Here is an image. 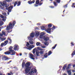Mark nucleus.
I'll use <instances>...</instances> for the list:
<instances>
[{
	"label": "nucleus",
	"mask_w": 75,
	"mask_h": 75,
	"mask_svg": "<svg viewBox=\"0 0 75 75\" xmlns=\"http://www.w3.org/2000/svg\"><path fill=\"white\" fill-rule=\"evenodd\" d=\"M0 4L2 6H5L6 7H8V5H6V2L5 1H4L3 3L1 2H0ZM13 6H11V7H9L8 9H7V8H6L7 10H8V11L9 12H11V10L13 8Z\"/></svg>",
	"instance_id": "1"
},
{
	"label": "nucleus",
	"mask_w": 75,
	"mask_h": 75,
	"mask_svg": "<svg viewBox=\"0 0 75 75\" xmlns=\"http://www.w3.org/2000/svg\"><path fill=\"white\" fill-rule=\"evenodd\" d=\"M13 25H12V23H10L9 24V25H8L7 27H6V29L7 31L8 32V33H10L11 31H8V30H10V29H12L13 28V27L14 26V25L16 24V21H14L13 22Z\"/></svg>",
	"instance_id": "2"
},
{
	"label": "nucleus",
	"mask_w": 75,
	"mask_h": 75,
	"mask_svg": "<svg viewBox=\"0 0 75 75\" xmlns=\"http://www.w3.org/2000/svg\"><path fill=\"white\" fill-rule=\"evenodd\" d=\"M30 65V63L29 62H27L25 64V74H27V73H28L30 71V69H31V67H29V66Z\"/></svg>",
	"instance_id": "3"
},
{
	"label": "nucleus",
	"mask_w": 75,
	"mask_h": 75,
	"mask_svg": "<svg viewBox=\"0 0 75 75\" xmlns=\"http://www.w3.org/2000/svg\"><path fill=\"white\" fill-rule=\"evenodd\" d=\"M12 49L13 47H11L9 48V51L8 52H5V54H6V55H8L10 54V52H12V54H11V55H15V54H16V52H14V50H12Z\"/></svg>",
	"instance_id": "4"
},
{
	"label": "nucleus",
	"mask_w": 75,
	"mask_h": 75,
	"mask_svg": "<svg viewBox=\"0 0 75 75\" xmlns=\"http://www.w3.org/2000/svg\"><path fill=\"white\" fill-rule=\"evenodd\" d=\"M26 47H28V49L29 50H31L32 48H33L35 46L34 45H31L30 46V43H29L28 42H27V44L26 45Z\"/></svg>",
	"instance_id": "5"
},
{
	"label": "nucleus",
	"mask_w": 75,
	"mask_h": 75,
	"mask_svg": "<svg viewBox=\"0 0 75 75\" xmlns=\"http://www.w3.org/2000/svg\"><path fill=\"white\" fill-rule=\"evenodd\" d=\"M37 72V70L35 69H33L31 70L30 72V75H32L34 74V73H36Z\"/></svg>",
	"instance_id": "6"
},
{
	"label": "nucleus",
	"mask_w": 75,
	"mask_h": 75,
	"mask_svg": "<svg viewBox=\"0 0 75 75\" xmlns=\"http://www.w3.org/2000/svg\"><path fill=\"white\" fill-rule=\"evenodd\" d=\"M35 51H36V55H37V56H38L39 54V52L37 51V49H36V48L34 49L33 50V54H35Z\"/></svg>",
	"instance_id": "7"
},
{
	"label": "nucleus",
	"mask_w": 75,
	"mask_h": 75,
	"mask_svg": "<svg viewBox=\"0 0 75 75\" xmlns=\"http://www.w3.org/2000/svg\"><path fill=\"white\" fill-rule=\"evenodd\" d=\"M18 49H19L18 46L17 45H14V48H13L14 50L16 51V50H18Z\"/></svg>",
	"instance_id": "8"
},
{
	"label": "nucleus",
	"mask_w": 75,
	"mask_h": 75,
	"mask_svg": "<svg viewBox=\"0 0 75 75\" xmlns=\"http://www.w3.org/2000/svg\"><path fill=\"white\" fill-rule=\"evenodd\" d=\"M0 17H1V18H3L2 21H6V17H4L3 16L0 14ZM0 20H1V19H0Z\"/></svg>",
	"instance_id": "9"
},
{
	"label": "nucleus",
	"mask_w": 75,
	"mask_h": 75,
	"mask_svg": "<svg viewBox=\"0 0 75 75\" xmlns=\"http://www.w3.org/2000/svg\"><path fill=\"white\" fill-rule=\"evenodd\" d=\"M10 58H8L5 56H3L2 57V59L3 60H6V59H9Z\"/></svg>",
	"instance_id": "10"
},
{
	"label": "nucleus",
	"mask_w": 75,
	"mask_h": 75,
	"mask_svg": "<svg viewBox=\"0 0 75 75\" xmlns=\"http://www.w3.org/2000/svg\"><path fill=\"white\" fill-rule=\"evenodd\" d=\"M29 55L30 58V59L33 60L35 58H34V56L33 54H32L31 53H30L29 54Z\"/></svg>",
	"instance_id": "11"
},
{
	"label": "nucleus",
	"mask_w": 75,
	"mask_h": 75,
	"mask_svg": "<svg viewBox=\"0 0 75 75\" xmlns=\"http://www.w3.org/2000/svg\"><path fill=\"white\" fill-rule=\"evenodd\" d=\"M51 30L50 28H48L46 30V31L48 33H50L51 31Z\"/></svg>",
	"instance_id": "12"
},
{
	"label": "nucleus",
	"mask_w": 75,
	"mask_h": 75,
	"mask_svg": "<svg viewBox=\"0 0 75 75\" xmlns=\"http://www.w3.org/2000/svg\"><path fill=\"white\" fill-rule=\"evenodd\" d=\"M35 36L36 37H37L39 36V35H40V33L38 32L37 31L35 32Z\"/></svg>",
	"instance_id": "13"
},
{
	"label": "nucleus",
	"mask_w": 75,
	"mask_h": 75,
	"mask_svg": "<svg viewBox=\"0 0 75 75\" xmlns=\"http://www.w3.org/2000/svg\"><path fill=\"white\" fill-rule=\"evenodd\" d=\"M30 35L31 37L33 38L35 35V33H31Z\"/></svg>",
	"instance_id": "14"
},
{
	"label": "nucleus",
	"mask_w": 75,
	"mask_h": 75,
	"mask_svg": "<svg viewBox=\"0 0 75 75\" xmlns=\"http://www.w3.org/2000/svg\"><path fill=\"white\" fill-rule=\"evenodd\" d=\"M67 73H68V75H71L72 72L70 71L69 70V71H67Z\"/></svg>",
	"instance_id": "15"
},
{
	"label": "nucleus",
	"mask_w": 75,
	"mask_h": 75,
	"mask_svg": "<svg viewBox=\"0 0 75 75\" xmlns=\"http://www.w3.org/2000/svg\"><path fill=\"white\" fill-rule=\"evenodd\" d=\"M41 44L39 42H37L36 43V45L37 46H40L41 45Z\"/></svg>",
	"instance_id": "16"
},
{
	"label": "nucleus",
	"mask_w": 75,
	"mask_h": 75,
	"mask_svg": "<svg viewBox=\"0 0 75 75\" xmlns=\"http://www.w3.org/2000/svg\"><path fill=\"white\" fill-rule=\"evenodd\" d=\"M44 40L45 41H47L49 40V37H46L44 38Z\"/></svg>",
	"instance_id": "17"
},
{
	"label": "nucleus",
	"mask_w": 75,
	"mask_h": 75,
	"mask_svg": "<svg viewBox=\"0 0 75 75\" xmlns=\"http://www.w3.org/2000/svg\"><path fill=\"white\" fill-rule=\"evenodd\" d=\"M29 42L30 44H34V42L33 41L30 40Z\"/></svg>",
	"instance_id": "18"
},
{
	"label": "nucleus",
	"mask_w": 75,
	"mask_h": 75,
	"mask_svg": "<svg viewBox=\"0 0 75 75\" xmlns=\"http://www.w3.org/2000/svg\"><path fill=\"white\" fill-rule=\"evenodd\" d=\"M28 39L29 40H33V38H31L30 36H28Z\"/></svg>",
	"instance_id": "19"
},
{
	"label": "nucleus",
	"mask_w": 75,
	"mask_h": 75,
	"mask_svg": "<svg viewBox=\"0 0 75 75\" xmlns=\"http://www.w3.org/2000/svg\"><path fill=\"white\" fill-rule=\"evenodd\" d=\"M8 40H6L4 42V45H7V43H8Z\"/></svg>",
	"instance_id": "20"
},
{
	"label": "nucleus",
	"mask_w": 75,
	"mask_h": 75,
	"mask_svg": "<svg viewBox=\"0 0 75 75\" xmlns=\"http://www.w3.org/2000/svg\"><path fill=\"white\" fill-rule=\"evenodd\" d=\"M8 40H9V41H10V42H9V43H10V44H11V40L10 38H8Z\"/></svg>",
	"instance_id": "21"
},
{
	"label": "nucleus",
	"mask_w": 75,
	"mask_h": 75,
	"mask_svg": "<svg viewBox=\"0 0 75 75\" xmlns=\"http://www.w3.org/2000/svg\"><path fill=\"white\" fill-rule=\"evenodd\" d=\"M67 66V64L64 65L63 67V69H65V68H66Z\"/></svg>",
	"instance_id": "22"
},
{
	"label": "nucleus",
	"mask_w": 75,
	"mask_h": 75,
	"mask_svg": "<svg viewBox=\"0 0 75 75\" xmlns=\"http://www.w3.org/2000/svg\"><path fill=\"white\" fill-rule=\"evenodd\" d=\"M44 51L43 50L42 51V50L41 51H40L39 53L40 54H43L44 53Z\"/></svg>",
	"instance_id": "23"
},
{
	"label": "nucleus",
	"mask_w": 75,
	"mask_h": 75,
	"mask_svg": "<svg viewBox=\"0 0 75 75\" xmlns=\"http://www.w3.org/2000/svg\"><path fill=\"white\" fill-rule=\"evenodd\" d=\"M47 56H48V53H46L45 54L44 56V57H45V58H47Z\"/></svg>",
	"instance_id": "24"
},
{
	"label": "nucleus",
	"mask_w": 75,
	"mask_h": 75,
	"mask_svg": "<svg viewBox=\"0 0 75 75\" xmlns=\"http://www.w3.org/2000/svg\"><path fill=\"white\" fill-rule=\"evenodd\" d=\"M37 48L38 50H43V49H41V47H38Z\"/></svg>",
	"instance_id": "25"
},
{
	"label": "nucleus",
	"mask_w": 75,
	"mask_h": 75,
	"mask_svg": "<svg viewBox=\"0 0 75 75\" xmlns=\"http://www.w3.org/2000/svg\"><path fill=\"white\" fill-rule=\"evenodd\" d=\"M0 26L2 25L3 24V23L2 21H1V20H0Z\"/></svg>",
	"instance_id": "26"
},
{
	"label": "nucleus",
	"mask_w": 75,
	"mask_h": 75,
	"mask_svg": "<svg viewBox=\"0 0 75 75\" xmlns=\"http://www.w3.org/2000/svg\"><path fill=\"white\" fill-rule=\"evenodd\" d=\"M40 3V2L39 1V0H36V4H39V3Z\"/></svg>",
	"instance_id": "27"
},
{
	"label": "nucleus",
	"mask_w": 75,
	"mask_h": 75,
	"mask_svg": "<svg viewBox=\"0 0 75 75\" xmlns=\"http://www.w3.org/2000/svg\"><path fill=\"white\" fill-rule=\"evenodd\" d=\"M48 27L49 28H51V27H52V25L51 24H49V25H48Z\"/></svg>",
	"instance_id": "28"
},
{
	"label": "nucleus",
	"mask_w": 75,
	"mask_h": 75,
	"mask_svg": "<svg viewBox=\"0 0 75 75\" xmlns=\"http://www.w3.org/2000/svg\"><path fill=\"white\" fill-rule=\"evenodd\" d=\"M24 64H25V62H23L22 63V68H24Z\"/></svg>",
	"instance_id": "29"
},
{
	"label": "nucleus",
	"mask_w": 75,
	"mask_h": 75,
	"mask_svg": "<svg viewBox=\"0 0 75 75\" xmlns=\"http://www.w3.org/2000/svg\"><path fill=\"white\" fill-rule=\"evenodd\" d=\"M41 29L42 30H45V28L44 26H41Z\"/></svg>",
	"instance_id": "30"
},
{
	"label": "nucleus",
	"mask_w": 75,
	"mask_h": 75,
	"mask_svg": "<svg viewBox=\"0 0 75 75\" xmlns=\"http://www.w3.org/2000/svg\"><path fill=\"white\" fill-rule=\"evenodd\" d=\"M45 34V33L44 32H42L40 33V35L43 36Z\"/></svg>",
	"instance_id": "31"
},
{
	"label": "nucleus",
	"mask_w": 75,
	"mask_h": 75,
	"mask_svg": "<svg viewBox=\"0 0 75 75\" xmlns=\"http://www.w3.org/2000/svg\"><path fill=\"white\" fill-rule=\"evenodd\" d=\"M57 3H59L61 2L60 0H57Z\"/></svg>",
	"instance_id": "32"
},
{
	"label": "nucleus",
	"mask_w": 75,
	"mask_h": 75,
	"mask_svg": "<svg viewBox=\"0 0 75 75\" xmlns=\"http://www.w3.org/2000/svg\"><path fill=\"white\" fill-rule=\"evenodd\" d=\"M2 14L4 16H6V13H5V12H2Z\"/></svg>",
	"instance_id": "33"
},
{
	"label": "nucleus",
	"mask_w": 75,
	"mask_h": 75,
	"mask_svg": "<svg viewBox=\"0 0 75 75\" xmlns=\"http://www.w3.org/2000/svg\"><path fill=\"white\" fill-rule=\"evenodd\" d=\"M44 44L46 45H48V43L47 42H45L44 43Z\"/></svg>",
	"instance_id": "34"
},
{
	"label": "nucleus",
	"mask_w": 75,
	"mask_h": 75,
	"mask_svg": "<svg viewBox=\"0 0 75 75\" xmlns=\"http://www.w3.org/2000/svg\"><path fill=\"white\" fill-rule=\"evenodd\" d=\"M4 45V43H2L1 45V47H3V46Z\"/></svg>",
	"instance_id": "35"
},
{
	"label": "nucleus",
	"mask_w": 75,
	"mask_h": 75,
	"mask_svg": "<svg viewBox=\"0 0 75 75\" xmlns=\"http://www.w3.org/2000/svg\"><path fill=\"white\" fill-rule=\"evenodd\" d=\"M21 3H20V2H18V3H17V6H20V5Z\"/></svg>",
	"instance_id": "36"
},
{
	"label": "nucleus",
	"mask_w": 75,
	"mask_h": 75,
	"mask_svg": "<svg viewBox=\"0 0 75 75\" xmlns=\"http://www.w3.org/2000/svg\"><path fill=\"white\" fill-rule=\"evenodd\" d=\"M75 54V51H74L73 53L71 54V55H74Z\"/></svg>",
	"instance_id": "37"
},
{
	"label": "nucleus",
	"mask_w": 75,
	"mask_h": 75,
	"mask_svg": "<svg viewBox=\"0 0 75 75\" xmlns=\"http://www.w3.org/2000/svg\"><path fill=\"white\" fill-rule=\"evenodd\" d=\"M51 54V51H49L48 52V55H50Z\"/></svg>",
	"instance_id": "38"
},
{
	"label": "nucleus",
	"mask_w": 75,
	"mask_h": 75,
	"mask_svg": "<svg viewBox=\"0 0 75 75\" xmlns=\"http://www.w3.org/2000/svg\"><path fill=\"white\" fill-rule=\"evenodd\" d=\"M42 37H43V36L42 35H40V36L39 37L41 39L42 38Z\"/></svg>",
	"instance_id": "39"
},
{
	"label": "nucleus",
	"mask_w": 75,
	"mask_h": 75,
	"mask_svg": "<svg viewBox=\"0 0 75 75\" xmlns=\"http://www.w3.org/2000/svg\"><path fill=\"white\" fill-rule=\"evenodd\" d=\"M2 34L3 35H6V33L3 31H2Z\"/></svg>",
	"instance_id": "40"
},
{
	"label": "nucleus",
	"mask_w": 75,
	"mask_h": 75,
	"mask_svg": "<svg viewBox=\"0 0 75 75\" xmlns=\"http://www.w3.org/2000/svg\"><path fill=\"white\" fill-rule=\"evenodd\" d=\"M57 46V44H56L55 45L52 47V49H55V47Z\"/></svg>",
	"instance_id": "41"
},
{
	"label": "nucleus",
	"mask_w": 75,
	"mask_h": 75,
	"mask_svg": "<svg viewBox=\"0 0 75 75\" xmlns=\"http://www.w3.org/2000/svg\"><path fill=\"white\" fill-rule=\"evenodd\" d=\"M28 3H29V4H32V3L30 1H28Z\"/></svg>",
	"instance_id": "42"
},
{
	"label": "nucleus",
	"mask_w": 75,
	"mask_h": 75,
	"mask_svg": "<svg viewBox=\"0 0 75 75\" xmlns=\"http://www.w3.org/2000/svg\"><path fill=\"white\" fill-rule=\"evenodd\" d=\"M72 7H75V3H74L72 5Z\"/></svg>",
	"instance_id": "43"
},
{
	"label": "nucleus",
	"mask_w": 75,
	"mask_h": 75,
	"mask_svg": "<svg viewBox=\"0 0 75 75\" xmlns=\"http://www.w3.org/2000/svg\"><path fill=\"white\" fill-rule=\"evenodd\" d=\"M1 41H4V40H5V38H1Z\"/></svg>",
	"instance_id": "44"
},
{
	"label": "nucleus",
	"mask_w": 75,
	"mask_h": 75,
	"mask_svg": "<svg viewBox=\"0 0 75 75\" xmlns=\"http://www.w3.org/2000/svg\"><path fill=\"white\" fill-rule=\"evenodd\" d=\"M55 28V27L54 26H53V28H52V30H54Z\"/></svg>",
	"instance_id": "45"
},
{
	"label": "nucleus",
	"mask_w": 75,
	"mask_h": 75,
	"mask_svg": "<svg viewBox=\"0 0 75 75\" xmlns=\"http://www.w3.org/2000/svg\"><path fill=\"white\" fill-rule=\"evenodd\" d=\"M17 2H16L14 4V6H16V5L17 4Z\"/></svg>",
	"instance_id": "46"
},
{
	"label": "nucleus",
	"mask_w": 75,
	"mask_h": 75,
	"mask_svg": "<svg viewBox=\"0 0 75 75\" xmlns=\"http://www.w3.org/2000/svg\"><path fill=\"white\" fill-rule=\"evenodd\" d=\"M31 2L32 3H32H34V2H35V0H33V1H32Z\"/></svg>",
	"instance_id": "47"
},
{
	"label": "nucleus",
	"mask_w": 75,
	"mask_h": 75,
	"mask_svg": "<svg viewBox=\"0 0 75 75\" xmlns=\"http://www.w3.org/2000/svg\"><path fill=\"white\" fill-rule=\"evenodd\" d=\"M64 8H67V5H65L64 6Z\"/></svg>",
	"instance_id": "48"
},
{
	"label": "nucleus",
	"mask_w": 75,
	"mask_h": 75,
	"mask_svg": "<svg viewBox=\"0 0 75 75\" xmlns=\"http://www.w3.org/2000/svg\"><path fill=\"white\" fill-rule=\"evenodd\" d=\"M54 6H57V4L56 3V2H54Z\"/></svg>",
	"instance_id": "49"
},
{
	"label": "nucleus",
	"mask_w": 75,
	"mask_h": 75,
	"mask_svg": "<svg viewBox=\"0 0 75 75\" xmlns=\"http://www.w3.org/2000/svg\"><path fill=\"white\" fill-rule=\"evenodd\" d=\"M12 0H6L8 2V1H11Z\"/></svg>",
	"instance_id": "50"
},
{
	"label": "nucleus",
	"mask_w": 75,
	"mask_h": 75,
	"mask_svg": "<svg viewBox=\"0 0 75 75\" xmlns=\"http://www.w3.org/2000/svg\"><path fill=\"white\" fill-rule=\"evenodd\" d=\"M3 36V34L2 33H0V37Z\"/></svg>",
	"instance_id": "51"
},
{
	"label": "nucleus",
	"mask_w": 75,
	"mask_h": 75,
	"mask_svg": "<svg viewBox=\"0 0 75 75\" xmlns=\"http://www.w3.org/2000/svg\"><path fill=\"white\" fill-rule=\"evenodd\" d=\"M50 7V8H54V6H51Z\"/></svg>",
	"instance_id": "52"
},
{
	"label": "nucleus",
	"mask_w": 75,
	"mask_h": 75,
	"mask_svg": "<svg viewBox=\"0 0 75 75\" xmlns=\"http://www.w3.org/2000/svg\"><path fill=\"white\" fill-rule=\"evenodd\" d=\"M37 25H40V23H37Z\"/></svg>",
	"instance_id": "53"
},
{
	"label": "nucleus",
	"mask_w": 75,
	"mask_h": 75,
	"mask_svg": "<svg viewBox=\"0 0 75 75\" xmlns=\"http://www.w3.org/2000/svg\"><path fill=\"white\" fill-rule=\"evenodd\" d=\"M20 56H21L22 55V54L21 53H20L19 54Z\"/></svg>",
	"instance_id": "54"
},
{
	"label": "nucleus",
	"mask_w": 75,
	"mask_h": 75,
	"mask_svg": "<svg viewBox=\"0 0 75 75\" xmlns=\"http://www.w3.org/2000/svg\"><path fill=\"white\" fill-rule=\"evenodd\" d=\"M71 44L72 45H74V44L73 43H72V42H71Z\"/></svg>",
	"instance_id": "55"
},
{
	"label": "nucleus",
	"mask_w": 75,
	"mask_h": 75,
	"mask_svg": "<svg viewBox=\"0 0 75 75\" xmlns=\"http://www.w3.org/2000/svg\"><path fill=\"white\" fill-rule=\"evenodd\" d=\"M11 62V61H9V62H8V63H10Z\"/></svg>",
	"instance_id": "56"
},
{
	"label": "nucleus",
	"mask_w": 75,
	"mask_h": 75,
	"mask_svg": "<svg viewBox=\"0 0 75 75\" xmlns=\"http://www.w3.org/2000/svg\"><path fill=\"white\" fill-rule=\"evenodd\" d=\"M42 47L43 48H45V46H42Z\"/></svg>",
	"instance_id": "57"
},
{
	"label": "nucleus",
	"mask_w": 75,
	"mask_h": 75,
	"mask_svg": "<svg viewBox=\"0 0 75 75\" xmlns=\"http://www.w3.org/2000/svg\"><path fill=\"white\" fill-rule=\"evenodd\" d=\"M42 3H40V4H39V5L40 6H41V5L42 4Z\"/></svg>",
	"instance_id": "58"
},
{
	"label": "nucleus",
	"mask_w": 75,
	"mask_h": 75,
	"mask_svg": "<svg viewBox=\"0 0 75 75\" xmlns=\"http://www.w3.org/2000/svg\"><path fill=\"white\" fill-rule=\"evenodd\" d=\"M63 75H67L66 74L64 73Z\"/></svg>",
	"instance_id": "59"
},
{
	"label": "nucleus",
	"mask_w": 75,
	"mask_h": 75,
	"mask_svg": "<svg viewBox=\"0 0 75 75\" xmlns=\"http://www.w3.org/2000/svg\"><path fill=\"white\" fill-rule=\"evenodd\" d=\"M71 64H69L68 65V67H69V66H71Z\"/></svg>",
	"instance_id": "60"
},
{
	"label": "nucleus",
	"mask_w": 75,
	"mask_h": 75,
	"mask_svg": "<svg viewBox=\"0 0 75 75\" xmlns=\"http://www.w3.org/2000/svg\"><path fill=\"white\" fill-rule=\"evenodd\" d=\"M7 14H8V15H9V12H8Z\"/></svg>",
	"instance_id": "61"
},
{
	"label": "nucleus",
	"mask_w": 75,
	"mask_h": 75,
	"mask_svg": "<svg viewBox=\"0 0 75 75\" xmlns=\"http://www.w3.org/2000/svg\"><path fill=\"white\" fill-rule=\"evenodd\" d=\"M73 67H75V65H74L73 66Z\"/></svg>",
	"instance_id": "62"
},
{
	"label": "nucleus",
	"mask_w": 75,
	"mask_h": 75,
	"mask_svg": "<svg viewBox=\"0 0 75 75\" xmlns=\"http://www.w3.org/2000/svg\"><path fill=\"white\" fill-rule=\"evenodd\" d=\"M36 30H38V28H36Z\"/></svg>",
	"instance_id": "63"
},
{
	"label": "nucleus",
	"mask_w": 75,
	"mask_h": 75,
	"mask_svg": "<svg viewBox=\"0 0 75 75\" xmlns=\"http://www.w3.org/2000/svg\"><path fill=\"white\" fill-rule=\"evenodd\" d=\"M8 75H11V74H10V73H8Z\"/></svg>",
	"instance_id": "64"
}]
</instances>
